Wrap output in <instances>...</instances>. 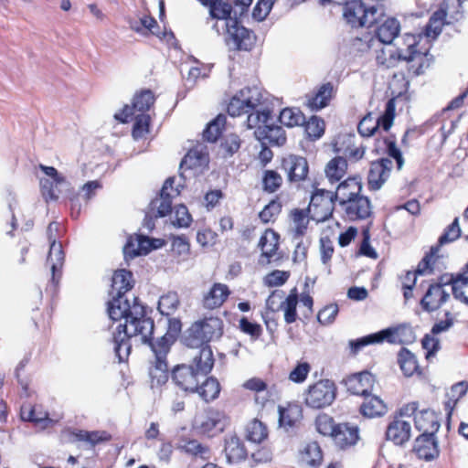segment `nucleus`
Masks as SVG:
<instances>
[{
    "mask_svg": "<svg viewBox=\"0 0 468 468\" xmlns=\"http://www.w3.org/2000/svg\"><path fill=\"white\" fill-rule=\"evenodd\" d=\"M108 314L112 321L124 320L116 329L130 328L133 334H141V341L148 343L154 332V321L145 316L144 307L138 303L136 297H133V303L127 296H112L108 303Z\"/></svg>",
    "mask_w": 468,
    "mask_h": 468,
    "instance_id": "obj_1",
    "label": "nucleus"
},
{
    "mask_svg": "<svg viewBox=\"0 0 468 468\" xmlns=\"http://www.w3.org/2000/svg\"><path fill=\"white\" fill-rule=\"evenodd\" d=\"M418 36L405 34L403 44L406 48H395L392 44L387 45L378 51L376 59L379 65L386 68H392L400 60L410 63L409 71L418 76L423 73L424 69L430 66V59L427 52L416 49L418 44Z\"/></svg>",
    "mask_w": 468,
    "mask_h": 468,
    "instance_id": "obj_2",
    "label": "nucleus"
},
{
    "mask_svg": "<svg viewBox=\"0 0 468 468\" xmlns=\"http://www.w3.org/2000/svg\"><path fill=\"white\" fill-rule=\"evenodd\" d=\"M173 344V337L164 335L155 342L150 343L154 360L149 367L150 386L152 389H160L168 381V365L166 356Z\"/></svg>",
    "mask_w": 468,
    "mask_h": 468,
    "instance_id": "obj_3",
    "label": "nucleus"
},
{
    "mask_svg": "<svg viewBox=\"0 0 468 468\" xmlns=\"http://www.w3.org/2000/svg\"><path fill=\"white\" fill-rule=\"evenodd\" d=\"M222 335V321L218 317H209L196 322L189 329L187 346L192 347L204 346Z\"/></svg>",
    "mask_w": 468,
    "mask_h": 468,
    "instance_id": "obj_4",
    "label": "nucleus"
},
{
    "mask_svg": "<svg viewBox=\"0 0 468 468\" xmlns=\"http://www.w3.org/2000/svg\"><path fill=\"white\" fill-rule=\"evenodd\" d=\"M262 99L260 88H244L231 98L228 105V112L232 117L249 113L261 105Z\"/></svg>",
    "mask_w": 468,
    "mask_h": 468,
    "instance_id": "obj_5",
    "label": "nucleus"
},
{
    "mask_svg": "<svg viewBox=\"0 0 468 468\" xmlns=\"http://www.w3.org/2000/svg\"><path fill=\"white\" fill-rule=\"evenodd\" d=\"M452 276L443 275L437 282L431 283L420 300V305L426 312L438 310L451 297Z\"/></svg>",
    "mask_w": 468,
    "mask_h": 468,
    "instance_id": "obj_6",
    "label": "nucleus"
},
{
    "mask_svg": "<svg viewBox=\"0 0 468 468\" xmlns=\"http://www.w3.org/2000/svg\"><path fill=\"white\" fill-rule=\"evenodd\" d=\"M343 4H346L343 9V16L352 27H369L377 23V7L367 8L361 0L349 2L346 0Z\"/></svg>",
    "mask_w": 468,
    "mask_h": 468,
    "instance_id": "obj_7",
    "label": "nucleus"
},
{
    "mask_svg": "<svg viewBox=\"0 0 468 468\" xmlns=\"http://www.w3.org/2000/svg\"><path fill=\"white\" fill-rule=\"evenodd\" d=\"M228 424L223 411L209 408L196 415L194 427L203 434L213 437L222 432Z\"/></svg>",
    "mask_w": 468,
    "mask_h": 468,
    "instance_id": "obj_8",
    "label": "nucleus"
},
{
    "mask_svg": "<svg viewBox=\"0 0 468 468\" xmlns=\"http://www.w3.org/2000/svg\"><path fill=\"white\" fill-rule=\"evenodd\" d=\"M395 111V100L389 99L386 103L384 113L380 117L375 119L371 113H368L359 122L358 133L364 137H368L373 135L378 127L388 132L393 124Z\"/></svg>",
    "mask_w": 468,
    "mask_h": 468,
    "instance_id": "obj_9",
    "label": "nucleus"
},
{
    "mask_svg": "<svg viewBox=\"0 0 468 468\" xmlns=\"http://www.w3.org/2000/svg\"><path fill=\"white\" fill-rule=\"evenodd\" d=\"M405 331H410V329L401 326L395 328L389 327L361 338L350 340L348 343L350 351L353 355H356L361 348L368 345L381 344L384 341L390 344L400 343L402 342L401 335Z\"/></svg>",
    "mask_w": 468,
    "mask_h": 468,
    "instance_id": "obj_10",
    "label": "nucleus"
},
{
    "mask_svg": "<svg viewBox=\"0 0 468 468\" xmlns=\"http://www.w3.org/2000/svg\"><path fill=\"white\" fill-rule=\"evenodd\" d=\"M225 41L229 48L250 50L254 45L255 37L251 31L241 26L237 19L224 22Z\"/></svg>",
    "mask_w": 468,
    "mask_h": 468,
    "instance_id": "obj_11",
    "label": "nucleus"
},
{
    "mask_svg": "<svg viewBox=\"0 0 468 468\" xmlns=\"http://www.w3.org/2000/svg\"><path fill=\"white\" fill-rule=\"evenodd\" d=\"M461 3L459 0H445L439 10L433 13L428 25L426 26V36L435 38L441 32L444 24H450L452 20H457L456 7Z\"/></svg>",
    "mask_w": 468,
    "mask_h": 468,
    "instance_id": "obj_12",
    "label": "nucleus"
},
{
    "mask_svg": "<svg viewBox=\"0 0 468 468\" xmlns=\"http://www.w3.org/2000/svg\"><path fill=\"white\" fill-rule=\"evenodd\" d=\"M58 224L52 222L48 227V238L50 242L49 252L47 259V264L50 267L51 282L56 286L61 276V270L64 264V251L61 243L56 241L54 231H58Z\"/></svg>",
    "mask_w": 468,
    "mask_h": 468,
    "instance_id": "obj_13",
    "label": "nucleus"
},
{
    "mask_svg": "<svg viewBox=\"0 0 468 468\" xmlns=\"http://www.w3.org/2000/svg\"><path fill=\"white\" fill-rule=\"evenodd\" d=\"M335 387L330 380H320L311 386L305 395V403L313 409H322L333 403Z\"/></svg>",
    "mask_w": 468,
    "mask_h": 468,
    "instance_id": "obj_14",
    "label": "nucleus"
},
{
    "mask_svg": "<svg viewBox=\"0 0 468 468\" xmlns=\"http://www.w3.org/2000/svg\"><path fill=\"white\" fill-rule=\"evenodd\" d=\"M335 199L334 192L325 189H317L311 197L308 212L312 218L317 222L328 219L334 211Z\"/></svg>",
    "mask_w": 468,
    "mask_h": 468,
    "instance_id": "obj_15",
    "label": "nucleus"
},
{
    "mask_svg": "<svg viewBox=\"0 0 468 468\" xmlns=\"http://www.w3.org/2000/svg\"><path fill=\"white\" fill-rule=\"evenodd\" d=\"M154 95L150 90H143L137 92L133 100L132 108L126 105L122 112L115 113L114 118L122 122H127L130 116L136 112L145 113L154 103Z\"/></svg>",
    "mask_w": 468,
    "mask_h": 468,
    "instance_id": "obj_16",
    "label": "nucleus"
},
{
    "mask_svg": "<svg viewBox=\"0 0 468 468\" xmlns=\"http://www.w3.org/2000/svg\"><path fill=\"white\" fill-rule=\"evenodd\" d=\"M200 375L193 365H178L172 370V380L181 389L195 393L197 390Z\"/></svg>",
    "mask_w": 468,
    "mask_h": 468,
    "instance_id": "obj_17",
    "label": "nucleus"
},
{
    "mask_svg": "<svg viewBox=\"0 0 468 468\" xmlns=\"http://www.w3.org/2000/svg\"><path fill=\"white\" fill-rule=\"evenodd\" d=\"M393 162L390 158H381L372 162L367 176L368 188L378 190L390 176Z\"/></svg>",
    "mask_w": 468,
    "mask_h": 468,
    "instance_id": "obj_18",
    "label": "nucleus"
},
{
    "mask_svg": "<svg viewBox=\"0 0 468 468\" xmlns=\"http://www.w3.org/2000/svg\"><path fill=\"white\" fill-rule=\"evenodd\" d=\"M282 167L291 182L304 180L308 175L307 160L300 155L289 154L282 158Z\"/></svg>",
    "mask_w": 468,
    "mask_h": 468,
    "instance_id": "obj_19",
    "label": "nucleus"
},
{
    "mask_svg": "<svg viewBox=\"0 0 468 468\" xmlns=\"http://www.w3.org/2000/svg\"><path fill=\"white\" fill-rule=\"evenodd\" d=\"M254 134L262 145L281 146L286 142V135L282 127L271 124L269 122L263 126H259L255 130Z\"/></svg>",
    "mask_w": 468,
    "mask_h": 468,
    "instance_id": "obj_20",
    "label": "nucleus"
},
{
    "mask_svg": "<svg viewBox=\"0 0 468 468\" xmlns=\"http://www.w3.org/2000/svg\"><path fill=\"white\" fill-rule=\"evenodd\" d=\"M361 190L362 184L360 179L349 177L338 185L336 191L334 193V197L340 206H343L356 197H360L362 196L360 194Z\"/></svg>",
    "mask_w": 468,
    "mask_h": 468,
    "instance_id": "obj_21",
    "label": "nucleus"
},
{
    "mask_svg": "<svg viewBox=\"0 0 468 468\" xmlns=\"http://www.w3.org/2000/svg\"><path fill=\"white\" fill-rule=\"evenodd\" d=\"M345 384L350 393L365 397L370 394L374 385V377L369 372H360L348 377L345 380Z\"/></svg>",
    "mask_w": 468,
    "mask_h": 468,
    "instance_id": "obj_22",
    "label": "nucleus"
},
{
    "mask_svg": "<svg viewBox=\"0 0 468 468\" xmlns=\"http://www.w3.org/2000/svg\"><path fill=\"white\" fill-rule=\"evenodd\" d=\"M332 439L339 449L354 446L359 439L358 428L349 423H338Z\"/></svg>",
    "mask_w": 468,
    "mask_h": 468,
    "instance_id": "obj_23",
    "label": "nucleus"
},
{
    "mask_svg": "<svg viewBox=\"0 0 468 468\" xmlns=\"http://www.w3.org/2000/svg\"><path fill=\"white\" fill-rule=\"evenodd\" d=\"M279 246V235L272 229H267L260 239L259 247L261 250V255L259 263L262 265L269 264L276 256Z\"/></svg>",
    "mask_w": 468,
    "mask_h": 468,
    "instance_id": "obj_24",
    "label": "nucleus"
},
{
    "mask_svg": "<svg viewBox=\"0 0 468 468\" xmlns=\"http://www.w3.org/2000/svg\"><path fill=\"white\" fill-rule=\"evenodd\" d=\"M341 207L346 218L350 220L364 219L371 214L370 201L365 196H361L358 198L356 197Z\"/></svg>",
    "mask_w": 468,
    "mask_h": 468,
    "instance_id": "obj_25",
    "label": "nucleus"
},
{
    "mask_svg": "<svg viewBox=\"0 0 468 468\" xmlns=\"http://www.w3.org/2000/svg\"><path fill=\"white\" fill-rule=\"evenodd\" d=\"M230 294L229 287L220 282H216L203 296V306L213 310L220 307Z\"/></svg>",
    "mask_w": 468,
    "mask_h": 468,
    "instance_id": "obj_26",
    "label": "nucleus"
},
{
    "mask_svg": "<svg viewBox=\"0 0 468 468\" xmlns=\"http://www.w3.org/2000/svg\"><path fill=\"white\" fill-rule=\"evenodd\" d=\"M414 452L420 459L431 461L439 455L435 435H420L414 443Z\"/></svg>",
    "mask_w": 468,
    "mask_h": 468,
    "instance_id": "obj_27",
    "label": "nucleus"
},
{
    "mask_svg": "<svg viewBox=\"0 0 468 468\" xmlns=\"http://www.w3.org/2000/svg\"><path fill=\"white\" fill-rule=\"evenodd\" d=\"M376 24H379L376 28V36L378 40L385 45L392 44L400 31L399 22L394 17H387L380 20L377 18Z\"/></svg>",
    "mask_w": 468,
    "mask_h": 468,
    "instance_id": "obj_28",
    "label": "nucleus"
},
{
    "mask_svg": "<svg viewBox=\"0 0 468 468\" xmlns=\"http://www.w3.org/2000/svg\"><path fill=\"white\" fill-rule=\"evenodd\" d=\"M137 336L141 337V334H133L130 332V328L115 330L113 333L114 351L120 362L126 360L130 354L129 339Z\"/></svg>",
    "mask_w": 468,
    "mask_h": 468,
    "instance_id": "obj_29",
    "label": "nucleus"
},
{
    "mask_svg": "<svg viewBox=\"0 0 468 468\" xmlns=\"http://www.w3.org/2000/svg\"><path fill=\"white\" fill-rule=\"evenodd\" d=\"M410 423L401 419H395L388 425L386 436L397 445H402L410 438Z\"/></svg>",
    "mask_w": 468,
    "mask_h": 468,
    "instance_id": "obj_30",
    "label": "nucleus"
},
{
    "mask_svg": "<svg viewBox=\"0 0 468 468\" xmlns=\"http://www.w3.org/2000/svg\"><path fill=\"white\" fill-rule=\"evenodd\" d=\"M415 427L422 431V434L435 435L440 428V422L433 410H423L415 415Z\"/></svg>",
    "mask_w": 468,
    "mask_h": 468,
    "instance_id": "obj_31",
    "label": "nucleus"
},
{
    "mask_svg": "<svg viewBox=\"0 0 468 468\" xmlns=\"http://www.w3.org/2000/svg\"><path fill=\"white\" fill-rule=\"evenodd\" d=\"M207 5L209 6V14L211 17L217 20L213 27L218 34H220V31L224 30L226 27V26H224V22H229V20L234 19L230 16L232 10L231 5L227 3H222L220 0L210 3Z\"/></svg>",
    "mask_w": 468,
    "mask_h": 468,
    "instance_id": "obj_32",
    "label": "nucleus"
},
{
    "mask_svg": "<svg viewBox=\"0 0 468 468\" xmlns=\"http://www.w3.org/2000/svg\"><path fill=\"white\" fill-rule=\"evenodd\" d=\"M133 288V274L126 270H118L112 279V296H126V292Z\"/></svg>",
    "mask_w": 468,
    "mask_h": 468,
    "instance_id": "obj_33",
    "label": "nucleus"
},
{
    "mask_svg": "<svg viewBox=\"0 0 468 468\" xmlns=\"http://www.w3.org/2000/svg\"><path fill=\"white\" fill-rule=\"evenodd\" d=\"M290 233L293 240L302 239L308 229L309 216L303 209H294L291 212Z\"/></svg>",
    "mask_w": 468,
    "mask_h": 468,
    "instance_id": "obj_34",
    "label": "nucleus"
},
{
    "mask_svg": "<svg viewBox=\"0 0 468 468\" xmlns=\"http://www.w3.org/2000/svg\"><path fill=\"white\" fill-rule=\"evenodd\" d=\"M360 412L367 418L380 417L387 412V406L379 397L368 394L364 397Z\"/></svg>",
    "mask_w": 468,
    "mask_h": 468,
    "instance_id": "obj_35",
    "label": "nucleus"
},
{
    "mask_svg": "<svg viewBox=\"0 0 468 468\" xmlns=\"http://www.w3.org/2000/svg\"><path fill=\"white\" fill-rule=\"evenodd\" d=\"M201 348L198 353L193 357V364L195 370L198 372L201 377L207 375L213 368L214 357L213 353L208 346H200Z\"/></svg>",
    "mask_w": 468,
    "mask_h": 468,
    "instance_id": "obj_36",
    "label": "nucleus"
},
{
    "mask_svg": "<svg viewBox=\"0 0 468 468\" xmlns=\"http://www.w3.org/2000/svg\"><path fill=\"white\" fill-rule=\"evenodd\" d=\"M334 86L330 82L323 84L317 92L309 97L307 100V106L312 111H318L326 107L333 97Z\"/></svg>",
    "mask_w": 468,
    "mask_h": 468,
    "instance_id": "obj_37",
    "label": "nucleus"
},
{
    "mask_svg": "<svg viewBox=\"0 0 468 468\" xmlns=\"http://www.w3.org/2000/svg\"><path fill=\"white\" fill-rule=\"evenodd\" d=\"M225 453L229 463H235L245 459L246 449L237 436H230L226 440Z\"/></svg>",
    "mask_w": 468,
    "mask_h": 468,
    "instance_id": "obj_38",
    "label": "nucleus"
},
{
    "mask_svg": "<svg viewBox=\"0 0 468 468\" xmlns=\"http://www.w3.org/2000/svg\"><path fill=\"white\" fill-rule=\"evenodd\" d=\"M302 463L311 468L320 466L323 453L319 444L315 441L308 443L302 452Z\"/></svg>",
    "mask_w": 468,
    "mask_h": 468,
    "instance_id": "obj_39",
    "label": "nucleus"
},
{
    "mask_svg": "<svg viewBox=\"0 0 468 468\" xmlns=\"http://www.w3.org/2000/svg\"><path fill=\"white\" fill-rule=\"evenodd\" d=\"M207 153L204 151L203 147L190 149L180 163V170L201 166L207 163Z\"/></svg>",
    "mask_w": 468,
    "mask_h": 468,
    "instance_id": "obj_40",
    "label": "nucleus"
},
{
    "mask_svg": "<svg viewBox=\"0 0 468 468\" xmlns=\"http://www.w3.org/2000/svg\"><path fill=\"white\" fill-rule=\"evenodd\" d=\"M347 162L343 157H335L328 162L325 167V175L330 182L339 181L346 172Z\"/></svg>",
    "mask_w": 468,
    "mask_h": 468,
    "instance_id": "obj_41",
    "label": "nucleus"
},
{
    "mask_svg": "<svg viewBox=\"0 0 468 468\" xmlns=\"http://www.w3.org/2000/svg\"><path fill=\"white\" fill-rule=\"evenodd\" d=\"M180 305L179 296L176 292L162 295L158 301V310L162 315H173Z\"/></svg>",
    "mask_w": 468,
    "mask_h": 468,
    "instance_id": "obj_42",
    "label": "nucleus"
},
{
    "mask_svg": "<svg viewBox=\"0 0 468 468\" xmlns=\"http://www.w3.org/2000/svg\"><path fill=\"white\" fill-rule=\"evenodd\" d=\"M301 418V409L297 405L279 407V423L285 429L292 428Z\"/></svg>",
    "mask_w": 468,
    "mask_h": 468,
    "instance_id": "obj_43",
    "label": "nucleus"
},
{
    "mask_svg": "<svg viewBox=\"0 0 468 468\" xmlns=\"http://www.w3.org/2000/svg\"><path fill=\"white\" fill-rule=\"evenodd\" d=\"M400 369L406 377L413 376L419 370V365L414 354L408 349H401L398 356Z\"/></svg>",
    "mask_w": 468,
    "mask_h": 468,
    "instance_id": "obj_44",
    "label": "nucleus"
},
{
    "mask_svg": "<svg viewBox=\"0 0 468 468\" xmlns=\"http://www.w3.org/2000/svg\"><path fill=\"white\" fill-rule=\"evenodd\" d=\"M380 151L386 152L389 157H392L396 160L398 169H401L404 160L401 154L400 150L397 147L394 140L384 138L377 141L376 152L379 153Z\"/></svg>",
    "mask_w": 468,
    "mask_h": 468,
    "instance_id": "obj_45",
    "label": "nucleus"
},
{
    "mask_svg": "<svg viewBox=\"0 0 468 468\" xmlns=\"http://www.w3.org/2000/svg\"><path fill=\"white\" fill-rule=\"evenodd\" d=\"M130 27L142 35H147L148 33L159 35L156 31L158 28L156 20L149 16H143L139 19L130 21Z\"/></svg>",
    "mask_w": 468,
    "mask_h": 468,
    "instance_id": "obj_46",
    "label": "nucleus"
},
{
    "mask_svg": "<svg viewBox=\"0 0 468 468\" xmlns=\"http://www.w3.org/2000/svg\"><path fill=\"white\" fill-rule=\"evenodd\" d=\"M298 303L297 289L291 290L288 296L285 297L281 310L284 313V320L287 324L294 323L297 319L296 307Z\"/></svg>",
    "mask_w": 468,
    "mask_h": 468,
    "instance_id": "obj_47",
    "label": "nucleus"
},
{
    "mask_svg": "<svg viewBox=\"0 0 468 468\" xmlns=\"http://www.w3.org/2000/svg\"><path fill=\"white\" fill-rule=\"evenodd\" d=\"M281 123L287 127L303 125L305 122L303 113L298 108H285L280 112Z\"/></svg>",
    "mask_w": 468,
    "mask_h": 468,
    "instance_id": "obj_48",
    "label": "nucleus"
},
{
    "mask_svg": "<svg viewBox=\"0 0 468 468\" xmlns=\"http://www.w3.org/2000/svg\"><path fill=\"white\" fill-rule=\"evenodd\" d=\"M205 401H210L218 398L220 392V386L215 378H207L201 386L197 385L196 391Z\"/></svg>",
    "mask_w": 468,
    "mask_h": 468,
    "instance_id": "obj_49",
    "label": "nucleus"
},
{
    "mask_svg": "<svg viewBox=\"0 0 468 468\" xmlns=\"http://www.w3.org/2000/svg\"><path fill=\"white\" fill-rule=\"evenodd\" d=\"M451 292L456 300L468 305V277L461 274L457 275L456 278L452 277Z\"/></svg>",
    "mask_w": 468,
    "mask_h": 468,
    "instance_id": "obj_50",
    "label": "nucleus"
},
{
    "mask_svg": "<svg viewBox=\"0 0 468 468\" xmlns=\"http://www.w3.org/2000/svg\"><path fill=\"white\" fill-rule=\"evenodd\" d=\"M181 448L186 453L195 458H200L202 460H208L211 458V451L209 447L197 440L187 441Z\"/></svg>",
    "mask_w": 468,
    "mask_h": 468,
    "instance_id": "obj_51",
    "label": "nucleus"
},
{
    "mask_svg": "<svg viewBox=\"0 0 468 468\" xmlns=\"http://www.w3.org/2000/svg\"><path fill=\"white\" fill-rule=\"evenodd\" d=\"M247 439L255 443H261L268 436L266 425L261 420L254 419L247 425Z\"/></svg>",
    "mask_w": 468,
    "mask_h": 468,
    "instance_id": "obj_52",
    "label": "nucleus"
},
{
    "mask_svg": "<svg viewBox=\"0 0 468 468\" xmlns=\"http://www.w3.org/2000/svg\"><path fill=\"white\" fill-rule=\"evenodd\" d=\"M172 197V196L160 193V197L151 202V210L155 218L165 217L171 212Z\"/></svg>",
    "mask_w": 468,
    "mask_h": 468,
    "instance_id": "obj_53",
    "label": "nucleus"
},
{
    "mask_svg": "<svg viewBox=\"0 0 468 468\" xmlns=\"http://www.w3.org/2000/svg\"><path fill=\"white\" fill-rule=\"evenodd\" d=\"M226 122V116L219 114L210 122L203 133V137L207 141L214 143L220 136Z\"/></svg>",
    "mask_w": 468,
    "mask_h": 468,
    "instance_id": "obj_54",
    "label": "nucleus"
},
{
    "mask_svg": "<svg viewBox=\"0 0 468 468\" xmlns=\"http://www.w3.org/2000/svg\"><path fill=\"white\" fill-rule=\"evenodd\" d=\"M152 248H155V246L153 245L150 239L139 236L137 238V248L134 249L133 244L128 243L124 247V253L132 257L145 255L152 250Z\"/></svg>",
    "mask_w": 468,
    "mask_h": 468,
    "instance_id": "obj_55",
    "label": "nucleus"
},
{
    "mask_svg": "<svg viewBox=\"0 0 468 468\" xmlns=\"http://www.w3.org/2000/svg\"><path fill=\"white\" fill-rule=\"evenodd\" d=\"M247 127L249 129L258 128L259 126L265 125L271 119V112L268 110H259L256 108L254 111L247 113Z\"/></svg>",
    "mask_w": 468,
    "mask_h": 468,
    "instance_id": "obj_56",
    "label": "nucleus"
},
{
    "mask_svg": "<svg viewBox=\"0 0 468 468\" xmlns=\"http://www.w3.org/2000/svg\"><path fill=\"white\" fill-rule=\"evenodd\" d=\"M315 429L316 431L324 435V436H329L332 438L335 427L337 424L335 423L332 417H330L327 414H320L315 419Z\"/></svg>",
    "mask_w": 468,
    "mask_h": 468,
    "instance_id": "obj_57",
    "label": "nucleus"
},
{
    "mask_svg": "<svg viewBox=\"0 0 468 468\" xmlns=\"http://www.w3.org/2000/svg\"><path fill=\"white\" fill-rule=\"evenodd\" d=\"M304 129L309 138L316 140L320 138L324 133V122L317 116H313L309 121H305Z\"/></svg>",
    "mask_w": 468,
    "mask_h": 468,
    "instance_id": "obj_58",
    "label": "nucleus"
},
{
    "mask_svg": "<svg viewBox=\"0 0 468 468\" xmlns=\"http://www.w3.org/2000/svg\"><path fill=\"white\" fill-rule=\"evenodd\" d=\"M282 183V176L273 170H267L262 178L263 189L266 192L273 193L280 188Z\"/></svg>",
    "mask_w": 468,
    "mask_h": 468,
    "instance_id": "obj_59",
    "label": "nucleus"
},
{
    "mask_svg": "<svg viewBox=\"0 0 468 468\" xmlns=\"http://www.w3.org/2000/svg\"><path fill=\"white\" fill-rule=\"evenodd\" d=\"M150 116L145 113H139L135 116V122L133 128V136L134 139L143 138L149 132Z\"/></svg>",
    "mask_w": 468,
    "mask_h": 468,
    "instance_id": "obj_60",
    "label": "nucleus"
},
{
    "mask_svg": "<svg viewBox=\"0 0 468 468\" xmlns=\"http://www.w3.org/2000/svg\"><path fill=\"white\" fill-rule=\"evenodd\" d=\"M75 437L79 441H87L91 445H95L101 441H107L109 439L108 434L105 431H79L75 433Z\"/></svg>",
    "mask_w": 468,
    "mask_h": 468,
    "instance_id": "obj_61",
    "label": "nucleus"
},
{
    "mask_svg": "<svg viewBox=\"0 0 468 468\" xmlns=\"http://www.w3.org/2000/svg\"><path fill=\"white\" fill-rule=\"evenodd\" d=\"M21 418L24 420L32 421L37 424H41V428L48 427L49 423L52 422L50 419H48V414L44 413L43 416L37 415L35 409H22Z\"/></svg>",
    "mask_w": 468,
    "mask_h": 468,
    "instance_id": "obj_62",
    "label": "nucleus"
},
{
    "mask_svg": "<svg viewBox=\"0 0 468 468\" xmlns=\"http://www.w3.org/2000/svg\"><path fill=\"white\" fill-rule=\"evenodd\" d=\"M468 390V384L465 381H461L454 384L450 392L448 393L449 401L446 404V407L449 409H452V407L457 403V401L466 394Z\"/></svg>",
    "mask_w": 468,
    "mask_h": 468,
    "instance_id": "obj_63",
    "label": "nucleus"
},
{
    "mask_svg": "<svg viewBox=\"0 0 468 468\" xmlns=\"http://www.w3.org/2000/svg\"><path fill=\"white\" fill-rule=\"evenodd\" d=\"M282 205L277 200H271L264 208L260 212L259 217L264 223H269L273 220L281 212Z\"/></svg>",
    "mask_w": 468,
    "mask_h": 468,
    "instance_id": "obj_64",
    "label": "nucleus"
}]
</instances>
